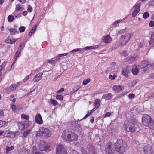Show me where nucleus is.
I'll return each mask as SVG.
<instances>
[{"label": "nucleus", "mask_w": 154, "mask_h": 154, "mask_svg": "<svg viewBox=\"0 0 154 154\" xmlns=\"http://www.w3.org/2000/svg\"><path fill=\"white\" fill-rule=\"evenodd\" d=\"M131 36V35L128 33H126L125 35L121 36L120 37L119 41L116 43L115 46L113 48L116 49L119 48L120 47L125 45L130 40Z\"/></svg>", "instance_id": "1"}, {"label": "nucleus", "mask_w": 154, "mask_h": 154, "mask_svg": "<svg viewBox=\"0 0 154 154\" xmlns=\"http://www.w3.org/2000/svg\"><path fill=\"white\" fill-rule=\"evenodd\" d=\"M142 123L145 126L154 129V123L151 117L147 115H144L142 118Z\"/></svg>", "instance_id": "2"}, {"label": "nucleus", "mask_w": 154, "mask_h": 154, "mask_svg": "<svg viewBox=\"0 0 154 154\" xmlns=\"http://www.w3.org/2000/svg\"><path fill=\"white\" fill-rule=\"evenodd\" d=\"M52 134V131L49 128L41 127L39 131L36 132V137H40L43 136L45 138L50 137Z\"/></svg>", "instance_id": "3"}, {"label": "nucleus", "mask_w": 154, "mask_h": 154, "mask_svg": "<svg viewBox=\"0 0 154 154\" xmlns=\"http://www.w3.org/2000/svg\"><path fill=\"white\" fill-rule=\"evenodd\" d=\"M122 140H117L114 145V149L116 151L120 153L123 154L125 152L126 149L123 145Z\"/></svg>", "instance_id": "4"}, {"label": "nucleus", "mask_w": 154, "mask_h": 154, "mask_svg": "<svg viewBox=\"0 0 154 154\" xmlns=\"http://www.w3.org/2000/svg\"><path fill=\"white\" fill-rule=\"evenodd\" d=\"M87 149L89 154H96V151L94 147L92 145H88L87 146ZM82 154H87L86 150L84 148L81 149ZM71 154H79L75 150H73L71 152Z\"/></svg>", "instance_id": "5"}, {"label": "nucleus", "mask_w": 154, "mask_h": 154, "mask_svg": "<svg viewBox=\"0 0 154 154\" xmlns=\"http://www.w3.org/2000/svg\"><path fill=\"white\" fill-rule=\"evenodd\" d=\"M124 128L127 132H134L136 131L134 124L131 122L127 123V121H125Z\"/></svg>", "instance_id": "6"}, {"label": "nucleus", "mask_w": 154, "mask_h": 154, "mask_svg": "<svg viewBox=\"0 0 154 154\" xmlns=\"http://www.w3.org/2000/svg\"><path fill=\"white\" fill-rule=\"evenodd\" d=\"M38 147L40 150L46 151L49 150L50 146L46 142L41 140L39 143Z\"/></svg>", "instance_id": "7"}, {"label": "nucleus", "mask_w": 154, "mask_h": 154, "mask_svg": "<svg viewBox=\"0 0 154 154\" xmlns=\"http://www.w3.org/2000/svg\"><path fill=\"white\" fill-rule=\"evenodd\" d=\"M20 133L19 131L13 132L10 130H8L4 133V136L5 137L14 138L19 136Z\"/></svg>", "instance_id": "8"}, {"label": "nucleus", "mask_w": 154, "mask_h": 154, "mask_svg": "<svg viewBox=\"0 0 154 154\" xmlns=\"http://www.w3.org/2000/svg\"><path fill=\"white\" fill-rule=\"evenodd\" d=\"M67 138H66L65 137V134L64 133L63 135V137H64V139L66 140H69V142H71L74 140H76L77 139V136L74 133L72 132H69V134H67Z\"/></svg>", "instance_id": "9"}, {"label": "nucleus", "mask_w": 154, "mask_h": 154, "mask_svg": "<svg viewBox=\"0 0 154 154\" xmlns=\"http://www.w3.org/2000/svg\"><path fill=\"white\" fill-rule=\"evenodd\" d=\"M29 121H23L22 122H19L17 124L19 129L20 130H23L25 128H26L29 126Z\"/></svg>", "instance_id": "10"}, {"label": "nucleus", "mask_w": 154, "mask_h": 154, "mask_svg": "<svg viewBox=\"0 0 154 154\" xmlns=\"http://www.w3.org/2000/svg\"><path fill=\"white\" fill-rule=\"evenodd\" d=\"M144 154H152L153 151L151 146L149 145H146L143 147Z\"/></svg>", "instance_id": "11"}, {"label": "nucleus", "mask_w": 154, "mask_h": 154, "mask_svg": "<svg viewBox=\"0 0 154 154\" xmlns=\"http://www.w3.org/2000/svg\"><path fill=\"white\" fill-rule=\"evenodd\" d=\"M56 151V154H62L64 152L66 151L65 148L61 145H58L57 146Z\"/></svg>", "instance_id": "12"}, {"label": "nucleus", "mask_w": 154, "mask_h": 154, "mask_svg": "<svg viewBox=\"0 0 154 154\" xmlns=\"http://www.w3.org/2000/svg\"><path fill=\"white\" fill-rule=\"evenodd\" d=\"M138 66H142L143 67H146V66H147V67H151L154 66V64H153L150 63L149 64L147 60H144Z\"/></svg>", "instance_id": "13"}, {"label": "nucleus", "mask_w": 154, "mask_h": 154, "mask_svg": "<svg viewBox=\"0 0 154 154\" xmlns=\"http://www.w3.org/2000/svg\"><path fill=\"white\" fill-rule=\"evenodd\" d=\"M137 60V58L136 57L133 56H129L126 57L125 59V61L129 63H134Z\"/></svg>", "instance_id": "14"}, {"label": "nucleus", "mask_w": 154, "mask_h": 154, "mask_svg": "<svg viewBox=\"0 0 154 154\" xmlns=\"http://www.w3.org/2000/svg\"><path fill=\"white\" fill-rule=\"evenodd\" d=\"M23 49V48H18V50L16 52L14 56V62L11 66V67L13 66L14 64L16 62L17 59L18 58L20 57L21 55V50Z\"/></svg>", "instance_id": "15"}, {"label": "nucleus", "mask_w": 154, "mask_h": 154, "mask_svg": "<svg viewBox=\"0 0 154 154\" xmlns=\"http://www.w3.org/2000/svg\"><path fill=\"white\" fill-rule=\"evenodd\" d=\"M35 120L36 123L40 124H42L43 122L41 115L39 114H38L37 115L35 116Z\"/></svg>", "instance_id": "16"}, {"label": "nucleus", "mask_w": 154, "mask_h": 154, "mask_svg": "<svg viewBox=\"0 0 154 154\" xmlns=\"http://www.w3.org/2000/svg\"><path fill=\"white\" fill-rule=\"evenodd\" d=\"M111 145V143H109L106 145L105 150L106 154H112Z\"/></svg>", "instance_id": "17"}, {"label": "nucleus", "mask_w": 154, "mask_h": 154, "mask_svg": "<svg viewBox=\"0 0 154 154\" xmlns=\"http://www.w3.org/2000/svg\"><path fill=\"white\" fill-rule=\"evenodd\" d=\"M43 74L42 73H38L34 78L33 80L34 82H37L41 79Z\"/></svg>", "instance_id": "18"}, {"label": "nucleus", "mask_w": 154, "mask_h": 154, "mask_svg": "<svg viewBox=\"0 0 154 154\" xmlns=\"http://www.w3.org/2000/svg\"><path fill=\"white\" fill-rule=\"evenodd\" d=\"M113 89L115 91L119 92L120 91L123 90L124 88L120 85H116L113 87Z\"/></svg>", "instance_id": "19"}, {"label": "nucleus", "mask_w": 154, "mask_h": 154, "mask_svg": "<svg viewBox=\"0 0 154 154\" xmlns=\"http://www.w3.org/2000/svg\"><path fill=\"white\" fill-rule=\"evenodd\" d=\"M130 70L128 68H123L122 71V73L123 75L125 77H127L128 76V74L130 72Z\"/></svg>", "instance_id": "20"}, {"label": "nucleus", "mask_w": 154, "mask_h": 154, "mask_svg": "<svg viewBox=\"0 0 154 154\" xmlns=\"http://www.w3.org/2000/svg\"><path fill=\"white\" fill-rule=\"evenodd\" d=\"M112 40V38L109 35H107L103 37V42L105 43H109Z\"/></svg>", "instance_id": "21"}, {"label": "nucleus", "mask_w": 154, "mask_h": 154, "mask_svg": "<svg viewBox=\"0 0 154 154\" xmlns=\"http://www.w3.org/2000/svg\"><path fill=\"white\" fill-rule=\"evenodd\" d=\"M112 95L110 93H108L103 95L102 98L105 99L106 100L111 99L112 98Z\"/></svg>", "instance_id": "22"}, {"label": "nucleus", "mask_w": 154, "mask_h": 154, "mask_svg": "<svg viewBox=\"0 0 154 154\" xmlns=\"http://www.w3.org/2000/svg\"><path fill=\"white\" fill-rule=\"evenodd\" d=\"M18 39H16L12 40L8 38L6 40V42L8 44H13Z\"/></svg>", "instance_id": "23"}, {"label": "nucleus", "mask_w": 154, "mask_h": 154, "mask_svg": "<svg viewBox=\"0 0 154 154\" xmlns=\"http://www.w3.org/2000/svg\"><path fill=\"white\" fill-rule=\"evenodd\" d=\"M9 30L10 31V35H11L16 33H19V32L17 30L14 28H11L9 29Z\"/></svg>", "instance_id": "24"}, {"label": "nucleus", "mask_w": 154, "mask_h": 154, "mask_svg": "<svg viewBox=\"0 0 154 154\" xmlns=\"http://www.w3.org/2000/svg\"><path fill=\"white\" fill-rule=\"evenodd\" d=\"M80 88V87L79 86H76L70 92V94H72L74 93L75 92L77 91Z\"/></svg>", "instance_id": "25"}, {"label": "nucleus", "mask_w": 154, "mask_h": 154, "mask_svg": "<svg viewBox=\"0 0 154 154\" xmlns=\"http://www.w3.org/2000/svg\"><path fill=\"white\" fill-rule=\"evenodd\" d=\"M14 147L13 146H11L10 147H9V146H7L5 149L6 150V153H9V152L12 150H13L14 149Z\"/></svg>", "instance_id": "26"}, {"label": "nucleus", "mask_w": 154, "mask_h": 154, "mask_svg": "<svg viewBox=\"0 0 154 154\" xmlns=\"http://www.w3.org/2000/svg\"><path fill=\"white\" fill-rule=\"evenodd\" d=\"M139 71V70L138 68H134L132 69V73L135 75H137Z\"/></svg>", "instance_id": "27"}, {"label": "nucleus", "mask_w": 154, "mask_h": 154, "mask_svg": "<svg viewBox=\"0 0 154 154\" xmlns=\"http://www.w3.org/2000/svg\"><path fill=\"white\" fill-rule=\"evenodd\" d=\"M140 3L137 4L135 6H134V7L135 8V9L134 11H137L138 12H139L140 11Z\"/></svg>", "instance_id": "28"}, {"label": "nucleus", "mask_w": 154, "mask_h": 154, "mask_svg": "<svg viewBox=\"0 0 154 154\" xmlns=\"http://www.w3.org/2000/svg\"><path fill=\"white\" fill-rule=\"evenodd\" d=\"M100 100L99 99H96L95 101L94 105L96 108H98L99 107L100 103H99Z\"/></svg>", "instance_id": "29"}, {"label": "nucleus", "mask_w": 154, "mask_h": 154, "mask_svg": "<svg viewBox=\"0 0 154 154\" xmlns=\"http://www.w3.org/2000/svg\"><path fill=\"white\" fill-rule=\"evenodd\" d=\"M154 42V32H153L151 35L150 40L149 42V44H152Z\"/></svg>", "instance_id": "30"}, {"label": "nucleus", "mask_w": 154, "mask_h": 154, "mask_svg": "<svg viewBox=\"0 0 154 154\" xmlns=\"http://www.w3.org/2000/svg\"><path fill=\"white\" fill-rule=\"evenodd\" d=\"M64 133L65 134V137H66V138H67V134H69V132H68L66 131H64L62 133V138L63 139V140H64L65 141H68L69 142V140H65L64 139V137H63V134Z\"/></svg>", "instance_id": "31"}, {"label": "nucleus", "mask_w": 154, "mask_h": 154, "mask_svg": "<svg viewBox=\"0 0 154 154\" xmlns=\"http://www.w3.org/2000/svg\"><path fill=\"white\" fill-rule=\"evenodd\" d=\"M53 58L52 59L48 60L47 62H48L49 64L52 65H54L56 64L55 61L54 60Z\"/></svg>", "instance_id": "32"}, {"label": "nucleus", "mask_w": 154, "mask_h": 154, "mask_svg": "<svg viewBox=\"0 0 154 154\" xmlns=\"http://www.w3.org/2000/svg\"><path fill=\"white\" fill-rule=\"evenodd\" d=\"M14 20V17L12 15H9L8 17V20L9 22H12Z\"/></svg>", "instance_id": "33"}, {"label": "nucleus", "mask_w": 154, "mask_h": 154, "mask_svg": "<svg viewBox=\"0 0 154 154\" xmlns=\"http://www.w3.org/2000/svg\"><path fill=\"white\" fill-rule=\"evenodd\" d=\"M21 118L24 119L28 120L29 119V116L27 115L24 114H23L21 116Z\"/></svg>", "instance_id": "34"}, {"label": "nucleus", "mask_w": 154, "mask_h": 154, "mask_svg": "<svg viewBox=\"0 0 154 154\" xmlns=\"http://www.w3.org/2000/svg\"><path fill=\"white\" fill-rule=\"evenodd\" d=\"M94 112L93 110H91L90 112H88L87 114H86L85 116L82 119H85L86 118H87L91 114L93 113V112Z\"/></svg>", "instance_id": "35"}, {"label": "nucleus", "mask_w": 154, "mask_h": 154, "mask_svg": "<svg viewBox=\"0 0 154 154\" xmlns=\"http://www.w3.org/2000/svg\"><path fill=\"white\" fill-rule=\"evenodd\" d=\"M94 112L93 110H91L90 112H88L87 114H86L85 116L82 119H85L86 118H87L91 114L93 113V112Z\"/></svg>", "instance_id": "36"}, {"label": "nucleus", "mask_w": 154, "mask_h": 154, "mask_svg": "<svg viewBox=\"0 0 154 154\" xmlns=\"http://www.w3.org/2000/svg\"><path fill=\"white\" fill-rule=\"evenodd\" d=\"M94 112L93 110H91L90 112H88L87 114H86L85 116L82 119H85L86 118H87L91 114L93 113V112Z\"/></svg>", "instance_id": "37"}, {"label": "nucleus", "mask_w": 154, "mask_h": 154, "mask_svg": "<svg viewBox=\"0 0 154 154\" xmlns=\"http://www.w3.org/2000/svg\"><path fill=\"white\" fill-rule=\"evenodd\" d=\"M30 132V130H27L24 132L23 135L24 137H26Z\"/></svg>", "instance_id": "38"}, {"label": "nucleus", "mask_w": 154, "mask_h": 154, "mask_svg": "<svg viewBox=\"0 0 154 154\" xmlns=\"http://www.w3.org/2000/svg\"><path fill=\"white\" fill-rule=\"evenodd\" d=\"M149 16V14L148 12H144L143 14V17L145 19L147 18Z\"/></svg>", "instance_id": "39"}, {"label": "nucleus", "mask_w": 154, "mask_h": 154, "mask_svg": "<svg viewBox=\"0 0 154 154\" xmlns=\"http://www.w3.org/2000/svg\"><path fill=\"white\" fill-rule=\"evenodd\" d=\"M90 81V79L89 78H88L86 80H84L83 82V85H86Z\"/></svg>", "instance_id": "40"}, {"label": "nucleus", "mask_w": 154, "mask_h": 154, "mask_svg": "<svg viewBox=\"0 0 154 154\" xmlns=\"http://www.w3.org/2000/svg\"><path fill=\"white\" fill-rule=\"evenodd\" d=\"M83 51V48H76L72 50L70 52H74L79 51Z\"/></svg>", "instance_id": "41"}, {"label": "nucleus", "mask_w": 154, "mask_h": 154, "mask_svg": "<svg viewBox=\"0 0 154 154\" xmlns=\"http://www.w3.org/2000/svg\"><path fill=\"white\" fill-rule=\"evenodd\" d=\"M25 30V27L23 26H22L19 29V30L21 33L23 32Z\"/></svg>", "instance_id": "42"}, {"label": "nucleus", "mask_w": 154, "mask_h": 154, "mask_svg": "<svg viewBox=\"0 0 154 154\" xmlns=\"http://www.w3.org/2000/svg\"><path fill=\"white\" fill-rule=\"evenodd\" d=\"M50 102L54 105H56L58 103V102L56 100L53 99H51Z\"/></svg>", "instance_id": "43"}, {"label": "nucleus", "mask_w": 154, "mask_h": 154, "mask_svg": "<svg viewBox=\"0 0 154 154\" xmlns=\"http://www.w3.org/2000/svg\"><path fill=\"white\" fill-rule=\"evenodd\" d=\"M59 57L58 55H57L56 57L53 58L54 60L56 63L57 62L59 61L60 60V58Z\"/></svg>", "instance_id": "44"}, {"label": "nucleus", "mask_w": 154, "mask_h": 154, "mask_svg": "<svg viewBox=\"0 0 154 154\" xmlns=\"http://www.w3.org/2000/svg\"><path fill=\"white\" fill-rule=\"evenodd\" d=\"M6 124V122L5 121L0 120V128L2 127Z\"/></svg>", "instance_id": "45"}, {"label": "nucleus", "mask_w": 154, "mask_h": 154, "mask_svg": "<svg viewBox=\"0 0 154 154\" xmlns=\"http://www.w3.org/2000/svg\"><path fill=\"white\" fill-rule=\"evenodd\" d=\"M126 31L125 29L121 30L118 31V32L117 33V34L118 35L119 34H123L125 33L126 32Z\"/></svg>", "instance_id": "46"}, {"label": "nucleus", "mask_w": 154, "mask_h": 154, "mask_svg": "<svg viewBox=\"0 0 154 154\" xmlns=\"http://www.w3.org/2000/svg\"><path fill=\"white\" fill-rule=\"evenodd\" d=\"M93 46H87L86 47H85L84 48H83V51L89 50L91 49H93Z\"/></svg>", "instance_id": "47"}, {"label": "nucleus", "mask_w": 154, "mask_h": 154, "mask_svg": "<svg viewBox=\"0 0 154 154\" xmlns=\"http://www.w3.org/2000/svg\"><path fill=\"white\" fill-rule=\"evenodd\" d=\"M25 43L23 42H21L19 45V47L20 48H22L24 47Z\"/></svg>", "instance_id": "48"}, {"label": "nucleus", "mask_w": 154, "mask_h": 154, "mask_svg": "<svg viewBox=\"0 0 154 154\" xmlns=\"http://www.w3.org/2000/svg\"><path fill=\"white\" fill-rule=\"evenodd\" d=\"M56 98L57 99L62 100L63 99V97L61 95H57L56 96Z\"/></svg>", "instance_id": "49"}, {"label": "nucleus", "mask_w": 154, "mask_h": 154, "mask_svg": "<svg viewBox=\"0 0 154 154\" xmlns=\"http://www.w3.org/2000/svg\"><path fill=\"white\" fill-rule=\"evenodd\" d=\"M22 7L20 5H17L16 6V9L17 11H19L21 9Z\"/></svg>", "instance_id": "50"}, {"label": "nucleus", "mask_w": 154, "mask_h": 154, "mask_svg": "<svg viewBox=\"0 0 154 154\" xmlns=\"http://www.w3.org/2000/svg\"><path fill=\"white\" fill-rule=\"evenodd\" d=\"M137 11H134L132 14V15L133 17H135L137 15V14L138 13Z\"/></svg>", "instance_id": "51"}, {"label": "nucleus", "mask_w": 154, "mask_h": 154, "mask_svg": "<svg viewBox=\"0 0 154 154\" xmlns=\"http://www.w3.org/2000/svg\"><path fill=\"white\" fill-rule=\"evenodd\" d=\"M149 26L150 27H153L154 26V21H150L149 23Z\"/></svg>", "instance_id": "52"}, {"label": "nucleus", "mask_w": 154, "mask_h": 154, "mask_svg": "<svg viewBox=\"0 0 154 154\" xmlns=\"http://www.w3.org/2000/svg\"><path fill=\"white\" fill-rule=\"evenodd\" d=\"M27 11L29 12H31L32 11V7L29 5L28 6Z\"/></svg>", "instance_id": "53"}, {"label": "nucleus", "mask_w": 154, "mask_h": 154, "mask_svg": "<svg viewBox=\"0 0 154 154\" xmlns=\"http://www.w3.org/2000/svg\"><path fill=\"white\" fill-rule=\"evenodd\" d=\"M16 86L15 85H12L11 86V90H13L16 89Z\"/></svg>", "instance_id": "54"}, {"label": "nucleus", "mask_w": 154, "mask_h": 154, "mask_svg": "<svg viewBox=\"0 0 154 154\" xmlns=\"http://www.w3.org/2000/svg\"><path fill=\"white\" fill-rule=\"evenodd\" d=\"M134 94H130L128 95V97L130 99H132L134 98Z\"/></svg>", "instance_id": "55"}, {"label": "nucleus", "mask_w": 154, "mask_h": 154, "mask_svg": "<svg viewBox=\"0 0 154 154\" xmlns=\"http://www.w3.org/2000/svg\"><path fill=\"white\" fill-rule=\"evenodd\" d=\"M37 25L36 24L32 28L30 31L32 32H35V30L36 27H37Z\"/></svg>", "instance_id": "56"}, {"label": "nucleus", "mask_w": 154, "mask_h": 154, "mask_svg": "<svg viewBox=\"0 0 154 154\" xmlns=\"http://www.w3.org/2000/svg\"><path fill=\"white\" fill-rule=\"evenodd\" d=\"M68 53H64L63 54H59L58 55V56H59V57H62L67 56L68 55Z\"/></svg>", "instance_id": "57"}, {"label": "nucleus", "mask_w": 154, "mask_h": 154, "mask_svg": "<svg viewBox=\"0 0 154 154\" xmlns=\"http://www.w3.org/2000/svg\"><path fill=\"white\" fill-rule=\"evenodd\" d=\"M148 78L150 79H154V73L150 74Z\"/></svg>", "instance_id": "58"}, {"label": "nucleus", "mask_w": 154, "mask_h": 154, "mask_svg": "<svg viewBox=\"0 0 154 154\" xmlns=\"http://www.w3.org/2000/svg\"><path fill=\"white\" fill-rule=\"evenodd\" d=\"M116 77V75H114L113 76L111 75L109 76V79L111 80H113L115 79Z\"/></svg>", "instance_id": "59"}, {"label": "nucleus", "mask_w": 154, "mask_h": 154, "mask_svg": "<svg viewBox=\"0 0 154 154\" xmlns=\"http://www.w3.org/2000/svg\"><path fill=\"white\" fill-rule=\"evenodd\" d=\"M122 20H119L114 22L113 23V25H115L119 23L120 21H121Z\"/></svg>", "instance_id": "60"}, {"label": "nucleus", "mask_w": 154, "mask_h": 154, "mask_svg": "<svg viewBox=\"0 0 154 154\" xmlns=\"http://www.w3.org/2000/svg\"><path fill=\"white\" fill-rule=\"evenodd\" d=\"M11 107L13 111H14L16 109V106L14 104H11Z\"/></svg>", "instance_id": "61"}, {"label": "nucleus", "mask_w": 154, "mask_h": 154, "mask_svg": "<svg viewBox=\"0 0 154 154\" xmlns=\"http://www.w3.org/2000/svg\"><path fill=\"white\" fill-rule=\"evenodd\" d=\"M122 55L125 56H127L128 55V54L126 51H124L122 53Z\"/></svg>", "instance_id": "62"}, {"label": "nucleus", "mask_w": 154, "mask_h": 154, "mask_svg": "<svg viewBox=\"0 0 154 154\" xmlns=\"http://www.w3.org/2000/svg\"><path fill=\"white\" fill-rule=\"evenodd\" d=\"M29 75H28L23 80V82H25L27 80L29 79Z\"/></svg>", "instance_id": "63"}, {"label": "nucleus", "mask_w": 154, "mask_h": 154, "mask_svg": "<svg viewBox=\"0 0 154 154\" xmlns=\"http://www.w3.org/2000/svg\"><path fill=\"white\" fill-rule=\"evenodd\" d=\"M137 83V81L136 80L134 81L131 83V85L132 86H133L135 85Z\"/></svg>", "instance_id": "64"}]
</instances>
